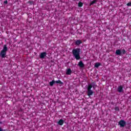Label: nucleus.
I'll return each instance as SVG.
<instances>
[{"label": "nucleus", "instance_id": "nucleus-1", "mask_svg": "<svg viewBox=\"0 0 131 131\" xmlns=\"http://www.w3.org/2000/svg\"><path fill=\"white\" fill-rule=\"evenodd\" d=\"M72 53L73 57H74L77 61L81 59L80 57V48L73 49L72 50Z\"/></svg>", "mask_w": 131, "mask_h": 131}, {"label": "nucleus", "instance_id": "nucleus-2", "mask_svg": "<svg viewBox=\"0 0 131 131\" xmlns=\"http://www.w3.org/2000/svg\"><path fill=\"white\" fill-rule=\"evenodd\" d=\"M95 83L93 82L91 83V84H89L88 85V88H87V94H88V96H89V97H91V96H93V95H94V91H93L92 90V88H95Z\"/></svg>", "mask_w": 131, "mask_h": 131}, {"label": "nucleus", "instance_id": "nucleus-3", "mask_svg": "<svg viewBox=\"0 0 131 131\" xmlns=\"http://www.w3.org/2000/svg\"><path fill=\"white\" fill-rule=\"evenodd\" d=\"M8 51V47L7 45H4L3 50L0 53V57L5 59L7 57V51Z\"/></svg>", "mask_w": 131, "mask_h": 131}, {"label": "nucleus", "instance_id": "nucleus-4", "mask_svg": "<svg viewBox=\"0 0 131 131\" xmlns=\"http://www.w3.org/2000/svg\"><path fill=\"white\" fill-rule=\"evenodd\" d=\"M118 123L120 127H124V126H125V125L126 124V122H125V121L123 120H121L118 122Z\"/></svg>", "mask_w": 131, "mask_h": 131}, {"label": "nucleus", "instance_id": "nucleus-5", "mask_svg": "<svg viewBox=\"0 0 131 131\" xmlns=\"http://www.w3.org/2000/svg\"><path fill=\"white\" fill-rule=\"evenodd\" d=\"M47 56V52H43L40 54L39 58L40 59H45V57Z\"/></svg>", "mask_w": 131, "mask_h": 131}, {"label": "nucleus", "instance_id": "nucleus-6", "mask_svg": "<svg viewBox=\"0 0 131 131\" xmlns=\"http://www.w3.org/2000/svg\"><path fill=\"white\" fill-rule=\"evenodd\" d=\"M81 43H82V41L81 40H77L75 42V45L78 47L80 46Z\"/></svg>", "mask_w": 131, "mask_h": 131}, {"label": "nucleus", "instance_id": "nucleus-7", "mask_svg": "<svg viewBox=\"0 0 131 131\" xmlns=\"http://www.w3.org/2000/svg\"><path fill=\"white\" fill-rule=\"evenodd\" d=\"M72 73V71L71 70V69L69 68L67 70L66 74L67 75H71V74Z\"/></svg>", "mask_w": 131, "mask_h": 131}, {"label": "nucleus", "instance_id": "nucleus-8", "mask_svg": "<svg viewBox=\"0 0 131 131\" xmlns=\"http://www.w3.org/2000/svg\"><path fill=\"white\" fill-rule=\"evenodd\" d=\"M78 65L79 66V67H80V68H83V67H84V63H83L82 61H80Z\"/></svg>", "mask_w": 131, "mask_h": 131}, {"label": "nucleus", "instance_id": "nucleus-9", "mask_svg": "<svg viewBox=\"0 0 131 131\" xmlns=\"http://www.w3.org/2000/svg\"><path fill=\"white\" fill-rule=\"evenodd\" d=\"M123 91V86L122 85H120L118 88V92L119 93H122Z\"/></svg>", "mask_w": 131, "mask_h": 131}, {"label": "nucleus", "instance_id": "nucleus-10", "mask_svg": "<svg viewBox=\"0 0 131 131\" xmlns=\"http://www.w3.org/2000/svg\"><path fill=\"white\" fill-rule=\"evenodd\" d=\"M57 123L59 125H63V124H64V120L63 119L59 120L57 122Z\"/></svg>", "mask_w": 131, "mask_h": 131}, {"label": "nucleus", "instance_id": "nucleus-11", "mask_svg": "<svg viewBox=\"0 0 131 131\" xmlns=\"http://www.w3.org/2000/svg\"><path fill=\"white\" fill-rule=\"evenodd\" d=\"M116 54L118 56H121V50L118 49L116 51Z\"/></svg>", "mask_w": 131, "mask_h": 131}, {"label": "nucleus", "instance_id": "nucleus-12", "mask_svg": "<svg viewBox=\"0 0 131 131\" xmlns=\"http://www.w3.org/2000/svg\"><path fill=\"white\" fill-rule=\"evenodd\" d=\"M55 83H58L59 84H61V85H63L64 84V83H63V82L61 81V80H60L55 81Z\"/></svg>", "mask_w": 131, "mask_h": 131}, {"label": "nucleus", "instance_id": "nucleus-13", "mask_svg": "<svg viewBox=\"0 0 131 131\" xmlns=\"http://www.w3.org/2000/svg\"><path fill=\"white\" fill-rule=\"evenodd\" d=\"M54 83H56V81H55V80H53L52 81L49 82L50 86H53Z\"/></svg>", "mask_w": 131, "mask_h": 131}, {"label": "nucleus", "instance_id": "nucleus-14", "mask_svg": "<svg viewBox=\"0 0 131 131\" xmlns=\"http://www.w3.org/2000/svg\"><path fill=\"white\" fill-rule=\"evenodd\" d=\"M78 7H79L80 8H81V7H82V6H83V3H82L81 2H79L78 4Z\"/></svg>", "mask_w": 131, "mask_h": 131}, {"label": "nucleus", "instance_id": "nucleus-15", "mask_svg": "<svg viewBox=\"0 0 131 131\" xmlns=\"http://www.w3.org/2000/svg\"><path fill=\"white\" fill-rule=\"evenodd\" d=\"M99 66H101V63H96L95 64V67H96V68H98V67H99Z\"/></svg>", "mask_w": 131, "mask_h": 131}, {"label": "nucleus", "instance_id": "nucleus-16", "mask_svg": "<svg viewBox=\"0 0 131 131\" xmlns=\"http://www.w3.org/2000/svg\"><path fill=\"white\" fill-rule=\"evenodd\" d=\"M97 1L98 0H94L90 3V6H92V5H94V4H96V3H97Z\"/></svg>", "mask_w": 131, "mask_h": 131}, {"label": "nucleus", "instance_id": "nucleus-17", "mask_svg": "<svg viewBox=\"0 0 131 131\" xmlns=\"http://www.w3.org/2000/svg\"><path fill=\"white\" fill-rule=\"evenodd\" d=\"M121 54H122V55H124V54H126V51H125V49H123L122 50V51H121Z\"/></svg>", "mask_w": 131, "mask_h": 131}, {"label": "nucleus", "instance_id": "nucleus-18", "mask_svg": "<svg viewBox=\"0 0 131 131\" xmlns=\"http://www.w3.org/2000/svg\"><path fill=\"white\" fill-rule=\"evenodd\" d=\"M115 111H119V107L118 106H117L115 108Z\"/></svg>", "mask_w": 131, "mask_h": 131}, {"label": "nucleus", "instance_id": "nucleus-19", "mask_svg": "<svg viewBox=\"0 0 131 131\" xmlns=\"http://www.w3.org/2000/svg\"><path fill=\"white\" fill-rule=\"evenodd\" d=\"M128 7H131V2H129L127 4Z\"/></svg>", "mask_w": 131, "mask_h": 131}, {"label": "nucleus", "instance_id": "nucleus-20", "mask_svg": "<svg viewBox=\"0 0 131 131\" xmlns=\"http://www.w3.org/2000/svg\"><path fill=\"white\" fill-rule=\"evenodd\" d=\"M4 4H5V5H7L8 4V1L6 0V1H4Z\"/></svg>", "mask_w": 131, "mask_h": 131}, {"label": "nucleus", "instance_id": "nucleus-21", "mask_svg": "<svg viewBox=\"0 0 131 131\" xmlns=\"http://www.w3.org/2000/svg\"><path fill=\"white\" fill-rule=\"evenodd\" d=\"M23 111V110L22 108H20L19 110V112H22Z\"/></svg>", "mask_w": 131, "mask_h": 131}, {"label": "nucleus", "instance_id": "nucleus-22", "mask_svg": "<svg viewBox=\"0 0 131 131\" xmlns=\"http://www.w3.org/2000/svg\"><path fill=\"white\" fill-rule=\"evenodd\" d=\"M29 4H33V2L32 1H29Z\"/></svg>", "mask_w": 131, "mask_h": 131}, {"label": "nucleus", "instance_id": "nucleus-23", "mask_svg": "<svg viewBox=\"0 0 131 131\" xmlns=\"http://www.w3.org/2000/svg\"><path fill=\"white\" fill-rule=\"evenodd\" d=\"M0 131H3V128L2 127H0Z\"/></svg>", "mask_w": 131, "mask_h": 131}]
</instances>
